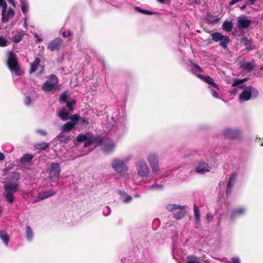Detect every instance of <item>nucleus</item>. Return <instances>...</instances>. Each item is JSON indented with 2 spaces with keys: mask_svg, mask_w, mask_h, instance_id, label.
I'll return each mask as SVG.
<instances>
[{
  "mask_svg": "<svg viewBox=\"0 0 263 263\" xmlns=\"http://www.w3.org/2000/svg\"><path fill=\"white\" fill-rule=\"evenodd\" d=\"M240 84H241V82L240 81V79H237V80H235L234 81V83L232 85V86L235 87V86L239 85Z\"/></svg>",
  "mask_w": 263,
  "mask_h": 263,
  "instance_id": "obj_48",
  "label": "nucleus"
},
{
  "mask_svg": "<svg viewBox=\"0 0 263 263\" xmlns=\"http://www.w3.org/2000/svg\"><path fill=\"white\" fill-rule=\"evenodd\" d=\"M31 100L29 96L26 97L25 100V103L27 105H29L31 104Z\"/></svg>",
  "mask_w": 263,
  "mask_h": 263,
  "instance_id": "obj_52",
  "label": "nucleus"
},
{
  "mask_svg": "<svg viewBox=\"0 0 263 263\" xmlns=\"http://www.w3.org/2000/svg\"><path fill=\"white\" fill-rule=\"evenodd\" d=\"M242 69L247 70L248 72H251L254 68V66L251 62L245 63L241 65Z\"/></svg>",
  "mask_w": 263,
  "mask_h": 263,
  "instance_id": "obj_27",
  "label": "nucleus"
},
{
  "mask_svg": "<svg viewBox=\"0 0 263 263\" xmlns=\"http://www.w3.org/2000/svg\"><path fill=\"white\" fill-rule=\"evenodd\" d=\"M24 36V33L23 31L17 32L14 36L12 37V42L15 44L20 42Z\"/></svg>",
  "mask_w": 263,
  "mask_h": 263,
  "instance_id": "obj_21",
  "label": "nucleus"
},
{
  "mask_svg": "<svg viewBox=\"0 0 263 263\" xmlns=\"http://www.w3.org/2000/svg\"><path fill=\"white\" fill-rule=\"evenodd\" d=\"M0 237L5 244L6 245H8L9 240V237L7 233L4 231H0Z\"/></svg>",
  "mask_w": 263,
  "mask_h": 263,
  "instance_id": "obj_26",
  "label": "nucleus"
},
{
  "mask_svg": "<svg viewBox=\"0 0 263 263\" xmlns=\"http://www.w3.org/2000/svg\"><path fill=\"white\" fill-rule=\"evenodd\" d=\"M212 93L214 97L218 98V93L216 91H212Z\"/></svg>",
  "mask_w": 263,
  "mask_h": 263,
  "instance_id": "obj_57",
  "label": "nucleus"
},
{
  "mask_svg": "<svg viewBox=\"0 0 263 263\" xmlns=\"http://www.w3.org/2000/svg\"><path fill=\"white\" fill-rule=\"evenodd\" d=\"M111 165L114 170L122 176L125 175V172L128 170L125 163L119 159H115Z\"/></svg>",
  "mask_w": 263,
  "mask_h": 263,
  "instance_id": "obj_7",
  "label": "nucleus"
},
{
  "mask_svg": "<svg viewBox=\"0 0 263 263\" xmlns=\"http://www.w3.org/2000/svg\"><path fill=\"white\" fill-rule=\"evenodd\" d=\"M26 234L27 240H31L33 237V231L29 226L26 227Z\"/></svg>",
  "mask_w": 263,
  "mask_h": 263,
  "instance_id": "obj_30",
  "label": "nucleus"
},
{
  "mask_svg": "<svg viewBox=\"0 0 263 263\" xmlns=\"http://www.w3.org/2000/svg\"><path fill=\"white\" fill-rule=\"evenodd\" d=\"M34 147L36 149H39L40 151H44L49 147V144L46 142H42L41 143L35 144L34 145Z\"/></svg>",
  "mask_w": 263,
  "mask_h": 263,
  "instance_id": "obj_23",
  "label": "nucleus"
},
{
  "mask_svg": "<svg viewBox=\"0 0 263 263\" xmlns=\"http://www.w3.org/2000/svg\"><path fill=\"white\" fill-rule=\"evenodd\" d=\"M227 187L232 188V183H230V182H228Z\"/></svg>",
  "mask_w": 263,
  "mask_h": 263,
  "instance_id": "obj_60",
  "label": "nucleus"
},
{
  "mask_svg": "<svg viewBox=\"0 0 263 263\" xmlns=\"http://www.w3.org/2000/svg\"><path fill=\"white\" fill-rule=\"evenodd\" d=\"M240 2V0H232L230 3H229V5L230 6H232V5H234L235 4H236V3L237 2Z\"/></svg>",
  "mask_w": 263,
  "mask_h": 263,
  "instance_id": "obj_55",
  "label": "nucleus"
},
{
  "mask_svg": "<svg viewBox=\"0 0 263 263\" xmlns=\"http://www.w3.org/2000/svg\"><path fill=\"white\" fill-rule=\"evenodd\" d=\"M132 199V197L131 196L127 194H125V198L124 199V201L125 202H127L128 201L131 200Z\"/></svg>",
  "mask_w": 263,
  "mask_h": 263,
  "instance_id": "obj_49",
  "label": "nucleus"
},
{
  "mask_svg": "<svg viewBox=\"0 0 263 263\" xmlns=\"http://www.w3.org/2000/svg\"><path fill=\"white\" fill-rule=\"evenodd\" d=\"M247 80H248L247 78H244L243 79H240V81L241 82V84H242L243 83L246 82Z\"/></svg>",
  "mask_w": 263,
  "mask_h": 263,
  "instance_id": "obj_61",
  "label": "nucleus"
},
{
  "mask_svg": "<svg viewBox=\"0 0 263 263\" xmlns=\"http://www.w3.org/2000/svg\"><path fill=\"white\" fill-rule=\"evenodd\" d=\"M166 209L171 212H175L179 210L174 214V217L177 219L181 218V206L176 204H168L166 206Z\"/></svg>",
  "mask_w": 263,
  "mask_h": 263,
  "instance_id": "obj_16",
  "label": "nucleus"
},
{
  "mask_svg": "<svg viewBox=\"0 0 263 263\" xmlns=\"http://www.w3.org/2000/svg\"><path fill=\"white\" fill-rule=\"evenodd\" d=\"M245 213V209L243 208L234 209L231 213V218L234 219L236 217L243 215Z\"/></svg>",
  "mask_w": 263,
  "mask_h": 263,
  "instance_id": "obj_19",
  "label": "nucleus"
},
{
  "mask_svg": "<svg viewBox=\"0 0 263 263\" xmlns=\"http://www.w3.org/2000/svg\"><path fill=\"white\" fill-rule=\"evenodd\" d=\"M256 0H249V3L251 4V5H254L255 3Z\"/></svg>",
  "mask_w": 263,
  "mask_h": 263,
  "instance_id": "obj_59",
  "label": "nucleus"
},
{
  "mask_svg": "<svg viewBox=\"0 0 263 263\" xmlns=\"http://www.w3.org/2000/svg\"><path fill=\"white\" fill-rule=\"evenodd\" d=\"M33 158V156L30 154H26L21 158L20 161L22 164L29 163Z\"/></svg>",
  "mask_w": 263,
  "mask_h": 263,
  "instance_id": "obj_20",
  "label": "nucleus"
},
{
  "mask_svg": "<svg viewBox=\"0 0 263 263\" xmlns=\"http://www.w3.org/2000/svg\"><path fill=\"white\" fill-rule=\"evenodd\" d=\"M187 263H201L199 258L195 256H192L188 257V261Z\"/></svg>",
  "mask_w": 263,
  "mask_h": 263,
  "instance_id": "obj_37",
  "label": "nucleus"
},
{
  "mask_svg": "<svg viewBox=\"0 0 263 263\" xmlns=\"http://www.w3.org/2000/svg\"><path fill=\"white\" fill-rule=\"evenodd\" d=\"M211 169L212 167L209 165L208 162L202 160L199 162L198 166L196 168V172L201 174H204L209 172Z\"/></svg>",
  "mask_w": 263,
  "mask_h": 263,
  "instance_id": "obj_12",
  "label": "nucleus"
},
{
  "mask_svg": "<svg viewBox=\"0 0 263 263\" xmlns=\"http://www.w3.org/2000/svg\"><path fill=\"white\" fill-rule=\"evenodd\" d=\"M7 2L11 4L14 8L16 7V3L15 0H7ZM7 4L6 0H0V8H2V18L1 21L3 23H7L10 18L13 17L15 14L14 10L9 8L7 10Z\"/></svg>",
  "mask_w": 263,
  "mask_h": 263,
  "instance_id": "obj_1",
  "label": "nucleus"
},
{
  "mask_svg": "<svg viewBox=\"0 0 263 263\" xmlns=\"http://www.w3.org/2000/svg\"><path fill=\"white\" fill-rule=\"evenodd\" d=\"M251 23V21L248 20L245 15L239 16L237 20V27L240 29L248 28Z\"/></svg>",
  "mask_w": 263,
  "mask_h": 263,
  "instance_id": "obj_15",
  "label": "nucleus"
},
{
  "mask_svg": "<svg viewBox=\"0 0 263 263\" xmlns=\"http://www.w3.org/2000/svg\"><path fill=\"white\" fill-rule=\"evenodd\" d=\"M21 9L23 13L25 14L28 12V7L23 0L21 1Z\"/></svg>",
  "mask_w": 263,
  "mask_h": 263,
  "instance_id": "obj_38",
  "label": "nucleus"
},
{
  "mask_svg": "<svg viewBox=\"0 0 263 263\" xmlns=\"http://www.w3.org/2000/svg\"><path fill=\"white\" fill-rule=\"evenodd\" d=\"M40 63V59L39 58H36L33 62L31 64V68L29 70V73H32L34 72L37 69L38 66Z\"/></svg>",
  "mask_w": 263,
  "mask_h": 263,
  "instance_id": "obj_22",
  "label": "nucleus"
},
{
  "mask_svg": "<svg viewBox=\"0 0 263 263\" xmlns=\"http://www.w3.org/2000/svg\"><path fill=\"white\" fill-rule=\"evenodd\" d=\"M245 44L246 46V49L247 51H250L254 49V48L251 46V43L248 40H246V43Z\"/></svg>",
  "mask_w": 263,
  "mask_h": 263,
  "instance_id": "obj_45",
  "label": "nucleus"
},
{
  "mask_svg": "<svg viewBox=\"0 0 263 263\" xmlns=\"http://www.w3.org/2000/svg\"><path fill=\"white\" fill-rule=\"evenodd\" d=\"M232 261L233 263H240V259L237 257L232 258Z\"/></svg>",
  "mask_w": 263,
  "mask_h": 263,
  "instance_id": "obj_53",
  "label": "nucleus"
},
{
  "mask_svg": "<svg viewBox=\"0 0 263 263\" xmlns=\"http://www.w3.org/2000/svg\"><path fill=\"white\" fill-rule=\"evenodd\" d=\"M194 212L196 220L197 222H199L200 217V212L198 206L195 204H194Z\"/></svg>",
  "mask_w": 263,
  "mask_h": 263,
  "instance_id": "obj_31",
  "label": "nucleus"
},
{
  "mask_svg": "<svg viewBox=\"0 0 263 263\" xmlns=\"http://www.w3.org/2000/svg\"><path fill=\"white\" fill-rule=\"evenodd\" d=\"M138 174L143 177H146L149 173V169L146 163L143 160H139L136 163Z\"/></svg>",
  "mask_w": 263,
  "mask_h": 263,
  "instance_id": "obj_8",
  "label": "nucleus"
},
{
  "mask_svg": "<svg viewBox=\"0 0 263 263\" xmlns=\"http://www.w3.org/2000/svg\"><path fill=\"white\" fill-rule=\"evenodd\" d=\"M18 183L17 182L6 183L4 185V189L5 191V193L4 194L5 198L7 201L12 203L13 202L14 200V194L18 191Z\"/></svg>",
  "mask_w": 263,
  "mask_h": 263,
  "instance_id": "obj_2",
  "label": "nucleus"
},
{
  "mask_svg": "<svg viewBox=\"0 0 263 263\" xmlns=\"http://www.w3.org/2000/svg\"><path fill=\"white\" fill-rule=\"evenodd\" d=\"M4 159H5V156H4V155L3 153H0V161H2V160H3Z\"/></svg>",
  "mask_w": 263,
  "mask_h": 263,
  "instance_id": "obj_58",
  "label": "nucleus"
},
{
  "mask_svg": "<svg viewBox=\"0 0 263 263\" xmlns=\"http://www.w3.org/2000/svg\"><path fill=\"white\" fill-rule=\"evenodd\" d=\"M74 127V124L68 122L63 125L62 129L63 132H68L72 130Z\"/></svg>",
  "mask_w": 263,
  "mask_h": 263,
  "instance_id": "obj_25",
  "label": "nucleus"
},
{
  "mask_svg": "<svg viewBox=\"0 0 263 263\" xmlns=\"http://www.w3.org/2000/svg\"><path fill=\"white\" fill-rule=\"evenodd\" d=\"M8 45V41L3 37L0 36V46L5 47Z\"/></svg>",
  "mask_w": 263,
  "mask_h": 263,
  "instance_id": "obj_44",
  "label": "nucleus"
},
{
  "mask_svg": "<svg viewBox=\"0 0 263 263\" xmlns=\"http://www.w3.org/2000/svg\"><path fill=\"white\" fill-rule=\"evenodd\" d=\"M157 1L161 3H164L165 0H157Z\"/></svg>",
  "mask_w": 263,
  "mask_h": 263,
  "instance_id": "obj_64",
  "label": "nucleus"
},
{
  "mask_svg": "<svg viewBox=\"0 0 263 263\" xmlns=\"http://www.w3.org/2000/svg\"><path fill=\"white\" fill-rule=\"evenodd\" d=\"M206 20L211 23H216L218 21V19L215 18L214 16L212 14H208L206 16Z\"/></svg>",
  "mask_w": 263,
  "mask_h": 263,
  "instance_id": "obj_43",
  "label": "nucleus"
},
{
  "mask_svg": "<svg viewBox=\"0 0 263 263\" xmlns=\"http://www.w3.org/2000/svg\"><path fill=\"white\" fill-rule=\"evenodd\" d=\"M197 76L200 79L202 80L204 82L211 85L213 87L216 89H218L217 84L214 82L213 80L210 76H204L201 74H198Z\"/></svg>",
  "mask_w": 263,
  "mask_h": 263,
  "instance_id": "obj_17",
  "label": "nucleus"
},
{
  "mask_svg": "<svg viewBox=\"0 0 263 263\" xmlns=\"http://www.w3.org/2000/svg\"><path fill=\"white\" fill-rule=\"evenodd\" d=\"M97 137H88L87 140H86L84 143V146L85 147H87L89 146H90L91 144H92L95 141L97 140Z\"/></svg>",
  "mask_w": 263,
  "mask_h": 263,
  "instance_id": "obj_29",
  "label": "nucleus"
},
{
  "mask_svg": "<svg viewBox=\"0 0 263 263\" xmlns=\"http://www.w3.org/2000/svg\"><path fill=\"white\" fill-rule=\"evenodd\" d=\"M246 7H247V5H246V4H245V5H242V6L240 7V9H241V10H243V9H245L246 8Z\"/></svg>",
  "mask_w": 263,
  "mask_h": 263,
  "instance_id": "obj_62",
  "label": "nucleus"
},
{
  "mask_svg": "<svg viewBox=\"0 0 263 263\" xmlns=\"http://www.w3.org/2000/svg\"><path fill=\"white\" fill-rule=\"evenodd\" d=\"M71 34H72V33L70 31H68L67 32H66L65 31L62 32V35L63 37H67L70 36L71 35Z\"/></svg>",
  "mask_w": 263,
  "mask_h": 263,
  "instance_id": "obj_47",
  "label": "nucleus"
},
{
  "mask_svg": "<svg viewBox=\"0 0 263 263\" xmlns=\"http://www.w3.org/2000/svg\"><path fill=\"white\" fill-rule=\"evenodd\" d=\"M237 174L235 173H233L230 177L229 178L228 182L230 183H233V181H234L236 178Z\"/></svg>",
  "mask_w": 263,
  "mask_h": 263,
  "instance_id": "obj_46",
  "label": "nucleus"
},
{
  "mask_svg": "<svg viewBox=\"0 0 263 263\" xmlns=\"http://www.w3.org/2000/svg\"><path fill=\"white\" fill-rule=\"evenodd\" d=\"M191 4L199 5L201 4V0H188Z\"/></svg>",
  "mask_w": 263,
  "mask_h": 263,
  "instance_id": "obj_51",
  "label": "nucleus"
},
{
  "mask_svg": "<svg viewBox=\"0 0 263 263\" xmlns=\"http://www.w3.org/2000/svg\"><path fill=\"white\" fill-rule=\"evenodd\" d=\"M69 113L65 110H61L59 112L58 116L63 121H66L68 119Z\"/></svg>",
  "mask_w": 263,
  "mask_h": 263,
  "instance_id": "obj_32",
  "label": "nucleus"
},
{
  "mask_svg": "<svg viewBox=\"0 0 263 263\" xmlns=\"http://www.w3.org/2000/svg\"><path fill=\"white\" fill-rule=\"evenodd\" d=\"M251 98V93L248 89V86L239 95V99L241 101H248Z\"/></svg>",
  "mask_w": 263,
  "mask_h": 263,
  "instance_id": "obj_18",
  "label": "nucleus"
},
{
  "mask_svg": "<svg viewBox=\"0 0 263 263\" xmlns=\"http://www.w3.org/2000/svg\"><path fill=\"white\" fill-rule=\"evenodd\" d=\"M7 64L11 71L14 72L17 75H20V68L17 60V57L13 51L9 52Z\"/></svg>",
  "mask_w": 263,
  "mask_h": 263,
  "instance_id": "obj_3",
  "label": "nucleus"
},
{
  "mask_svg": "<svg viewBox=\"0 0 263 263\" xmlns=\"http://www.w3.org/2000/svg\"><path fill=\"white\" fill-rule=\"evenodd\" d=\"M233 28V24L231 22L226 21L222 24V29L228 32L231 31Z\"/></svg>",
  "mask_w": 263,
  "mask_h": 263,
  "instance_id": "obj_28",
  "label": "nucleus"
},
{
  "mask_svg": "<svg viewBox=\"0 0 263 263\" xmlns=\"http://www.w3.org/2000/svg\"><path fill=\"white\" fill-rule=\"evenodd\" d=\"M61 173L60 164L58 163H52L49 171V178L53 182L55 181L59 178Z\"/></svg>",
  "mask_w": 263,
  "mask_h": 263,
  "instance_id": "obj_6",
  "label": "nucleus"
},
{
  "mask_svg": "<svg viewBox=\"0 0 263 263\" xmlns=\"http://www.w3.org/2000/svg\"><path fill=\"white\" fill-rule=\"evenodd\" d=\"M36 132L43 136H45L47 135V132L43 129H37Z\"/></svg>",
  "mask_w": 263,
  "mask_h": 263,
  "instance_id": "obj_50",
  "label": "nucleus"
},
{
  "mask_svg": "<svg viewBox=\"0 0 263 263\" xmlns=\"http://www.w3.org/2000/svg\"><path fill=\"white\" fill-rule=\"evenodd\" d=\"M232 189V188H231V187H227L226 191V193L227 195H228L231 193Z\"/></svg>",
  "mask_w": 263,
  "mask_h": 263,
  "instance_id": "obj_56",
  "label": "nucleus"
},
{
  "mask_svg": "<svg viewBox=\"0 0 263 263\" xmlns=\"http://www.w3.org/2000/svg\"><path fill=\"white\" fill-rule=\"evenodd\" d=\"M135 9L139 12L141 13L142 14H147V15H152L153 14V12L148 10H146L142 9L138 7H136Z\"/></svg>",
  "mask_w": 263,
  "mask_h": 263,
  "instance_id": "obj_36",
  "label": "nucleus"
},
{
  "mask_svg": "<svg viewBox=\"0 0 263 263\" xmlns=\"http://www.w3.org/2000/svg\"><path fill=\"white\" fill-rule=\"evenodd\" d=\"M147 160L153 171L158 174L159 172V166L158 164V157L155 154H151L147 157Z\"/></svg>",
  "mask_w": 263,
  "mask_h": 263,
  "instance_id": "obj_9",
  "label": "nucleus"
},
{
  "mask_svg": "<svg viewBox=\"0 0 263 263\" xmlns=\"http://www.w3.org/2000/svg\"><path fill=\"white\" fill-rule=\"evenodd\" d=\"M67 100V92H64L61 96L59 100L61 102H66Z\"/></svg>",
  "mask_w": 263,
  "mask_h": 263,
  "instance_id": "obj_40",
  "label": "nucleus"
},
{
  "mask_svg": "<svg viewBox=\"0 0 263 263\" xmlns=\"http://www.w3.org/2000/svg\"><path fill=\"white\" fill-rule=\"evenodd\" d=\"M63 43V40L60 37H57L49 43L48 48L51 51H58L60 49Z\"/></svg>",
  "mask_w": 263,
  "mask_h": 263,
  "instance_id": "obj_14",
  "label": "nucleus"
},
{
  "mask_svg": "<svg viewBox=\"0 0 263 263\" xmlns=\"http://www.w3.org/2000/svg\"><path fill=\"white\" fill-rule=\"evenodd\" d=\"M80 124L82 125H88L89 124L88 119L87 118H79Z\"/></svg>",
  "mask_w": 263,
  "mask_h": 263,
  "instance_id": "obj_42",
  "label": "nucleus"
},
{
  "mask_svg": "<svg viewBox=\"0 0 263 263\" xmlns=\"http://www.w3.org/2000/svg\"><path fill=\"white\" fill-rule=\"evenodd\" d=\"M58 82V77L54 74H51L48 80L44 83L42 89L46 92L52 91L54 89H56V86Z\"/></svg>",
  "mask_w": 263,
  "mask_h": 263,
  "instance_id": "obj_5",
  "label": "nucleus"
},
{
  "mask_svg": "<svg viewBox=\"0 0 263 263\" xmlns=\"http://www.w3.org/2000/svg\"><path fill=\"white\" fill-rule=\"evenodd\" d=\"M153 187H162L161 185L155 184L153 185Z\"/></svg>",
  "mask_w": 263,
  "mask_h": 263,
  "instance_id": "obj_63",
  "label": "nucleus"
},
{
  "mask_svg": "<svg viewBox=\"0 0 263 263\" xmlns=\"http://www.w3.org/2000/svg\"><path fill=\"white\" fill-rule=\"evenodd\" d=\"M98 143L100 145H102V150L104 153L107 154L112 153L116 146L115 142L112 140L103 143V140L100 139L98 141Z\"/></svg>",
  "mask_w": 263,
  "mask_h": 263,
  "instance_id": "obj_10",
  "label": "nucleus"
},
{
  "mask_svg": "<svg viewBox=\"0 0 263 263\" xmlns=\"http://www.w3.org/2000/svg\"><path fill=\"white\" fill-rule=\"evenodd\" d=\"M192 66H193V68H192L193 70L198 72H201L202 71V69L198 64H197L196 63H193Z\"/></svg>",
  "mask_w": 263,
  "mask_h": 263,
  "instance_id": "obj_41",
  "label": "nucleus"
},
{
  "mask_svg": "<svg viewBox=\"0 0 263 263\" xmlns=\"http://www.w3.org/2000/svg\"><path fill=\"white\" fill-rule=\"evenodd\" d=\"M88 138L85 135L79 134L77 138V140L79 142H85L87 140Z\"/></svg>",
  "mask_w": 263,
  "mask_h": 263,
  "instance_id": "obj_39",
  "label": "nucleus"
},
{
  "mask_svg": "<svg viewBox=\"0 0 263 263\" xmlns=\"http://www.w3.org/2000/svg\"><path fill=\"white\" fill-rule=\"evenodd\" d=\"M213 216L211 213H208L206 215V218L208 221H211L213 219Z\"/></svg>",
  "mask_w": 263,
  "mask_h": 263,
  "instance_id": "obj_54",
  "label": "nucleus"
},
{
  "mask_svg": "<svg viewBox=\"0 0 263 263\" xmlns=\"http://www.w3.org/2000/svg\"><path fill=\"white\" fill-rule=\"evenodd\" d=\"M212 40L216 42H219V46L224 49L228 48V44L230 41V37L223 35L219 32H214L211 34Z\"/></svg>",
  "mask_w": 263,
  "mask_h": 263,
  "instance_id": "obj_4",
  "label": "nucleus"
},
{
  "mask_svg": "<svg viewBox=\"0 0 263 263\" xmlns=\"http://www.w3.org/2000/svg\"><path fill=\"white\" fill-rule=\"evenodd\" d=\"M56 193L57 191H54L53 189H50L49 190H46L45 191L40 192L38 194V196L36 197V199L33 201V202H37L40 201L43 199L52 196Z\"/></svg>",
  "mask_w": 263,
  "mask_h": 263,
  "instance_id": "obj_13",
  "label": "nucleus"
},
{
  "mask_svg": "<svg viewBox=\"0 0 263 263\" xmlns=\"http://www.w3.org/2000/svg\"><path fill=\"white\" fill-rule=\"evenodd\" d=\"M58 140L60 142H64L67 143V141L70 140L71 138L69 137L67 134H65L64 133H60L57 136Z\"/></svg>",
  "mask_w": 263,
  "mask_h": 263,
  "instance_id": "obj_24",
  "label": "nucleus"
},
{
  "mask_svg": "<svg viewBox=\"0 0 263 263\" xmlns=\"http://www.w3.org/2000/svg\"><path fill=\"white\" fill-rule=\"evenodd\" d=\"M241 132L237 129L227 128L224 130L223 135L225 138L235 139L240 137Z\"/></svg>",
  "mask_w": 263,
  "mask_h": 263,
  "instance_id": "obj_11",
  "label": "nucleus"
},
{
  "mask_svg": "<svg viewBox=\"0 0 263 263\" xmlns=\"http://www.w3.org/2000/svg\"><path fill=\"white\" fill-rule=\"evenodd\" d=\"M248 89L250 90V92L251 93V97L256 98L258 97V92L256 88L252 86H248Z\"/></svg>",
  "mask_w": 263,
  "mask_h": 263,
  "instance_id": "obj_33",
  "label": "nucleus"
},
{
  "mask_svg": "<svg viewBox=\"0 0 263 263\" xmlns=\"http://www.w3.org/2000/svg\"><path fill=\"white\" fill-rule=\"evenodd\" d=\"M79 116L77 114L72 115L70 117V119L71 120V122L72 124H74V126H76L78 124L79 121Z\"/></svg>",
  "mask_w": 263,
  "mask_h": 263,
  "instance_id": "obj_34",
  "label": "nucleus"
},
{
  "mask_svg": "<svg viewBox=\"0 0 263 263\" xmlns=\"http://www.w3.org/2000/svg\"><path fill=\"white\" fill-rule=\"evenodd\" d=\"M76 101L74 99L72 100L71 101L66 102V106L70 111H72L73 110V108L72 107L73 105L76 104Z\"/></svg>",
  "mask_w": 263,
  "mask_h": 263,
  "instance_id": "obj_35",
  "label": "nucleus"
}]
</instances>
